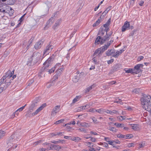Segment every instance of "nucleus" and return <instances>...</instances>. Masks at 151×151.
I'll list each match as a JSON object with an SVG mask.
<instances>
[{"label":"nucleus","instance_id":"52","mask_svg":"<svg viewBox=\"0 0 151 151\" xmlns=\"http://www.w3.org/2000/svg\"><path fill=\"white\" fill-rule=\"evenodd\" d=\"M34 81L33 80H31L28 82L27 83V86H30L33 82Z\"/></svg>","mask_w":151,"mask_h":151},{"label":"nucleus","instance_id":"35","mask_svg":"<svg viewBox=\"0 0 151 151\" xmlns=\"http://www.w3.org/2000/svg\"><path fill=\"white\" fill-rule=\"evenodd\" d=\"M64 141L63 140H58V141H51V142L53 143H54L55 144H57L58 143H60L61 142H62V143H63V142Z\"/></svg>","mask_w":151,"mask_h":151},{"label":"nucleus","instance_id":"28","mask_svg":"<svg viewBox=\"0 0 151 151\" xmlns=\"http://www.w3.org/2000/svg\"><path fill=\"white\" fill-rule=\"evenodd\" d=\"M6 134V132L2 130H0V139L4 137Z\"/></svg>","mask_w":151,"mask_h":151},{"label":"nucleus","instance_id":"36","mask_svg":"<svg viewBox=\"0 0 151 151\" xmlns=\"http://www.w3.org/2000/svg\"><path fill=\"white\" fill-rule=\"evenodd\" d=\"M105 30H104L103 29H101L99 31L98 35H100L101 36H103L105 33Z\"/></svg>","mask_w":151,"mask_h":151},{"label":"nucleus","instance_id":"31","mask_svg":"<svg viewBox=\"0 0 151 151\" xmlns=\"http://www.w3.org/2000/svg\"><path fill=\"white\" fill-rule=\"evenodd\" d=\"M15 3V0H7V4L10 5H13Z\"/></svg>","mask_w":151,"mask_h":151},{"label":"nucleus","instance_id":"56","mask_svg":"<svg viewBox=\"0 0 151 151\" xmlns=\"http://www.w3.org/2000/svg\"><path fill=\"white\" fill-rule=\"evenodd\" d=\"M49 20V21H50V22H51V24H52L53 23L54 21V19L53 17H52Z\"/></svg>","mask_w":151,"mask_h":151},{"label":"nucleus","instance_id":"54","mask_svg":"<svg viewBox=\"0 0 151 151\" xmlns=\"http://www.w3.org/2000/svg\"><path fill=\"white\" fill-rule=\"evenodd\" d=\"M78 130L80 132H82L84 133H86V132L84 128H80L78 129Z\"/></svg>","mask_w":151,"mask_h":151},{"label":"nucleus","instance_id":"46","mask_svg":"<svg viewBox=\"0 0 151 151\" xmlns=\"http://www.w3.org/2000/svg\"><path fill=\"white\" fill-rule=\"evenodd\" d=\"M99 20H97L96 22H95L93 24V27H96L98 25L99 23H100L99 22Z\"/></svg>","mask_w":151,"mask_h":151},{"label":"nucleus","instance_id":"8","mask_svg":"<svg viewBox=\"0 0 151 151\" xmlns=\"http://www.w3.org/2000/svg\"><path fill=\"white\" fill-rule=\"evenodd\" d=\"M109 30V28L107 27L104 30H105V32H106V35L101 40V44H103V43L106 40H108V35H107V32Z\"/></svg>","mask_w":151,"mask_h":151},{"label":"nucleus","instance_id":"23","mask_svg":"<svg viewBox=\"0 0 151 151\" xmlns=\"http://www.w3.org/2000/svg\"><path fill=\"white\" fill-rule=\"evenodd\" d=\"M100 51H101V48H99L95 50L93 55L94 56L96 54H98V55L100 56L101 54L102 53H100Z\"/></svg>","mask_w":151,"mask_h":151},{"label":"nucleus","instance_id":"45","mask_svg":"<svg viewBox=\"0 0 151 151\" xmlns=\"http://www.w3.org/2000/svg\"><path fill=\"white\" fill-rule=\"evenodd\" d=\"M64 120V119H61V120L57 121L54 123V124H58L60 123H62Z\"/></svg>","mask_w":151,"mask_h":151},{"label":"nucleus","instance_id":"2","mask_svg":"<svg viewBox=\"0 0 151 151\" xmlns=\"http://www.w3.org/2000/svg\"><path fill=\"white\" fill-rule=\"evenodd\" d=\"M18 141L17 137L16 134H14L11 135L9 137L7 142L9 146H11V144H13L16 143Z\"/></svg>","mask_w":151,"mask_h":151},{"label":"nucleus","instance_id":"30","mask_svg":"<svg viewBox=\"0 0 151 151\" xmlns=\"http://www.w3.org/2000/svg\"><path fill=\"white\" fill-rule=\"evenodd\" d=\"M81 96H76L73 100L72 103L74 104L76 102L78 101L80 98H81Z\"/></svg>","mask_w":151,"mask_h":151},{"label":"nucleus","instance_id":"29","mask_svg":"<svg viewBox=\"0 0 151 151\" xmlns=\"http://www.w3.org/2000/svg\"><path fill=\"white\" fill-rule=\"evenodd\" d=\"M1 89L2 90V91L6 89L7 88V86H6V83L5 82H4L3 83L1 84V85L0 86Z\"/></svg>","mask_w":151,"mask_h":151},{"label":"nucleus","instance_id":"47","mask_svg":"<svg viewBox=\"0 0 151 151\" xmlns=\"http://www.w3.org/2000/svg\"><path fill=\"white\" fill-rule=\"evenodd\" d=\"M42 142V141L41 140H40L38 141L35 142L33 143V145H34V146H35L39 144L40 143Z\"/></svg>","mask_w":151,"mask_h":151},{"label":"nucleus","instance_id":"33","mask_svg":"<svg viewBox=\"0 0 151 151\" xmlns=\"http://www.w3.org/2000/svg\"><path fill=\"white\" fill-rule=\"evenodd\" d=\"M63 68H61L60 69H58L56 71L55 73H56V74L58 75H60L61 72L63 71Z\"/></svg>","mask_w":151,"mask_h":151},{"label":"nucleus","instance_id":"44","mask_svg":"<svg viewBox=\"0 0 151 151\" xmlns=\"http://www.w3.org/2000/svg\"><path fill=\"white\" fill-rule=\"evenodd\" d=\"M100 48H101V51H100V53H102L105 50H107V49L106 48V47H105V46L104 45V46H102V47H101Z\"/></svg>","mask_w":151,"mask_h":151},{"label":"nucleus","instance_id":"1","mask_svg":"<svg viewBox=\"0 0 151 151\" xmlns=\"http://www.w3.org/2000/svg\"><path fill=\"white\" fill-rule=\"evenodd\" d=\"M140 100L142 107L148 111H151V96L148 95L144 94Z\"/></svg>","mask_w":151,"mask_h":151},{"label":"nucleus","instance_id":"3","mask_svg":"<svg viewBox=\"0 0 151 151\" xmlns=\"http://www.w3.org/2000/svg\"><path fill=\"white\" fill-rule=\"evenodd\" d=\"M54 59V55H53L45 61L43 64L44 66L42 67V68H43V70H45V68L51 65L53 63Z\"/></svg>","mask_w":151,"mask_h":151},{"label":"nucleus","instance_id":"16","mask_svg":"<svg viewBox=\"0 0 151 151\" xmlns=\"http://www.w3.org/2000/svg\"><path fill=\"white\" fill-rule=\"evenodd\" d=\"M132 129L134 131H138L139 129V125L137 124H131Z\"/></svg>","mask_w":151,"mask_h":151},{"label":"nucleus","instance_id":"21","mask_svg":"<svg viewBox=\"0 0 151 151\" xmlns=\"http://www.w3.org/2000/svg\"><path fill=\"white\" fill-rule=\"evenodd\" d=\"M124 70L126 73H132V74L135 73L136 74H137V72H135V71H134L133 69L132 68H129L127 70L124 69Z\"/></svg>","mask_w":151,"mask_h":151},{"label":"nucleus","instance_id":"22","mask_svg":"<svg viewBox=\"0 0 151 151\" xmlns=\"http://www.w3.org/2000/svg\"><path fill=\"white\" fill-rule=\"evenodd\" d=\"M80 76L79 75L75 76L73 78V81L74 82L76 83L78 82L80 78Z\"/></svg>","mask_w":151,"mask_h":151},{"label":"nucleus","instance_id":"19","mask_svg":"<svg viewBox=\"0 0 151 151\" xmlns=\"http://www.w3.org/2000/svg\"><path fill=\"white\" fill-rule=\"evenodd\" d=\"M102 38L103 37L101 38L100 36H98L95 41V44H96L98 45L100 43L102 45V44L101 43V41Z\"/></svg>","mask_w":151,"mask_h":151},{"label":"nucleus","instance_id":"4","mask_svg":"<svg viewBox=\"0 0 151 151\" xmlns=\"http://www.w3.org/2000/svg\"><path fill=\"white\" fill-rule=\"evenodd\" d=\"M41 54L39 52H34L31 57L32 61L34 63H36L39 60Z\"/></svg>","mask_w":151,"mask_h":151},{"label":"nucleus","instance_id":"40","mask_svg":"<svg viewBox=\"0 0 151 151\" xmlns=\"http://www.w3.org/2000/svg\"><path fill=\"white\" fill-rule=\"evenodd\" d=\"M50 23L51 22H50V21H49V20L47 22L45 27L44 28V29L45 30L46 29V27L48 28L50 26L52 25V24H51Z\"/></svg>","mask_w":151,"mask_h":151},{"label":"nucleus","instance_id":"61","mask_svg":"<svg viewBox=\"0 0 151 151\" xmlns=\"http://www.w3.org/2000/svg\"><path fill=\"white\" fill-rule=\"evenodd\" d=\"M143 58H144V57L143 56H140L138 58V59H137V60L138 61H140L142 60Z\"/></svg>","mask_w":151,"mask_h":151},{"label":"nucleus","instance_id":"43","mask_svg":"<svg viewBox=\"0 0 151 151\" xmlns=\"http://www.w3.org/2000/svg\"><path fill=\"white\" fill-rule=\"evenodd\" d=\"M108 129L109 130L114 132L116 131V130L115 128L111 127H109Z\"/></svg>","mask_w":151,"mask_h":151},{"label":"nucleus","instance_id":"7","mask_svg":"<svg viewBox=\"0 0 151 151\" xmlns=\"http://www.w3.org/2000/svg\"><path fill=\"white\" fill-rule=\"evenodd\" d=\"M143 65L142 64H138L134 67V69H133L134 71L137 72V74L139 73H141L142 72V70L140 69V68L142 67Z\"/></svg>","mask_w":151,"mask_h":151},{"label":"nucleus","instance_id":"64","mask_svg":"<svg viewBox=\"0 0 151 151\" xmlns=\"http://www.w3.org/2000/svg\"><path fill=\"white\" fill-rule=\"evenodd\" d=\"M114 142H115L117 144H120V142L118 139H116L115 140H113Z\"/></svg>","mask_w":151,"mask_h":151},{"label":"nucleus","instance_id":"9","mask_svg":"<svg viewBox=\"0 0 151 151\" xmlns=\"http://www.w3.org/2000/svg\"><path fill=\"white\" fill-rule=\"evenodd\" d=\"M129 27V22L127 21H126L124 25L122 26V32H124L127 29H128Z\"/></svg>","mask_w":151,"mask_h":151},{"label":"nucleus","instance_id":"55","mask_svg":"<svg viewBox=\"0 0 151 151\" xmlns=\"http://www.w3.org/2000/svg\"><path fill=\"white\" fill-rule=\"evenodd\" d=\"M144 145L145 144L143 143H142L141 144H140L139 145V146L138 147V149H140V148L143 147H144Z\"/></svg>","mask_w":151,"mask_h":151},{"label":"nucleus","instance_id":"12","mask_svg":"<svg viewBox=\"0 0 151 151\" xmlns=\"http://www.w3.org/2000/svg\"><path fill=\"white\" fill-rule=\"evenodd\" d=\"M120 66L121 65L118 64L114 65L112 67V68L111 69L110 73H112L116 71L120 68Z\"/></svg>","mask_w":151,"mask_h":151},{"label":"nucleus","instance_id":"32","mask_svg":"<svg viewBox=\"0 0 151 151\" xmlns=\"http://www.w3.org/2000/svg\"><path fill=\"white\" fill-rule=\"evenodd\" d=\"M117 137L118 138L125 139V138H126L127 136L125 135H122L121 134H117Z\"/></svg>","mask_w":151,"mask_h":151},{"label":"nucleus","instance_id":"15","mask_svg":"<svg viewBox=\"0 0 151 151\" xmlns=\"http://www.w3.org/2000/svg\"><path fill=\"white\" fill-rule=\"evenodd\" d=\"M50 147V150H59L61 148L60 146L59 145H54L51 144Z\"/></svg>","mask_w":151,"mask_h":151},{"label":"nucleus","instance_id":"53","mask_svg":"<svg viewBox=\"0 0 151 151\" xmlns=\"http://www.w3.org/2000/svg\"><path fill=\"white\" fill-rule=\"evenodd\" d=\"M34 39V37H32L31 38V39L29 40V41L28 42V44L29 45L33 41V40Z\"/></svg>","mask_w":151,"mask_h":151},{"label":"nucleus","instance_id":"37","mask_svg":"<svg viewBox=\"0 0 151 151\" xmlns=\"http://www.w3.org/2000/svg\"><path fill=\"white\" fill-rule=\"evenodd\" d=\"M14 70H13L12 72H11L10 70H8L7 71V73H8V74H9L10 73V74L9 75H8V76H6L7 78V77L8 76H9L10 77H12V75L14 73Z\"/></svg>","mask_w":151,"mask_h":151},{"label":"nucleus","instance_id":"27","mask_svg":"<svg viewBox=\"0 0 151 151\" xmlns=\"http://www.w3.org/2000/svg\"><path fill=\"white\" fill-rule=\"evenodd\" d=\"M95 86V84H93L91 86L88 87L86 88V92H89L90 90L93 88Z\"/></svg>","mask_w":151,"mask_h":151},{"label":"nucleus","instance_id":"48","mask_svg":"<svg viewBox=\"0 0 151 151\" xmlns=\"http://www.w3.org/2000/svg\"><path fill=\"white\" fill-rule=\"evenodd\" d=\"M105 16L104 15H101L100 17L99 18V19L98 20H99V22L100 23L101 21H102L103 19H104V17Z\"/></svg>","mask_w":151,"mask_h":151},{"label":"nucleus","instance_id":"34","mask_svg":"<svg viewBox=\"0 0 151 151\" xmlns=\"http://www.w3.org/2000/svg\"><path fill=\"white\" fill-rule=\"evenodd\" d=\"M121 54L119 51H117L115 54L113 55V57L115 58H117Z\"/></svg>","mask_w":151,"mask_h":151},{"label":"nucleus","instance_id":"59","mask_svg":"<svg viewBox=\"0 0 151 151\" xmlns=\"http://www.w3.org/2000/svg\"><path fill=\"white\" fill-rule=\"evenodd\" d=\"M57 113V112L54 111L52 109L51 112V115L53 116H55L56 114Z\"/></svg>","mask_w":151,"mask_h":151},{"label":"nucleus","instance_id":"41","mask_svg":"<svg viewBox=\"0 0 151 151\" xmlns=\"http://www.w3.org/2000/svg\"><path fill=\"white\" fill-rule=\"evenodd\" d=\"M50 23L51 22H50V21H49V20L47 22L45 27L44 28V29L45 30L46 29V27L48 28L50 26L52 25V24H51Z\"/></svg>","mask_w":151,"mask_h":151},{"label":"nucleus","instance_id":"49","mask_svg":"<svg viewBox=\"0 0 151 151\" xmlns=\"http://www.w3.org/2000/svg\"><path fill=\"white\" fill-rule=\"evenodd\" d=\"M127 136L125 139L131 138L133 137V135L132 134L125 135Z\"/></svg>","mask_w":151,"mask_h":151},{"label":"nucleus","instance_id":"14","mask_svg":"<svg viewBox=\"0 0 151 151\" xmlns=\"http://www.w3.org/2000/svg\"><path fill=\"white\" fill-rule=\"evenodd\" d=\"M115 50L114 49H111L110 50H109L107 51L106 52V55L108 56H110L111 55H112L115 54Z\"/></svg>","mask_w":151,"mask_h":151},{"label":"nucleus","instance_id":"20","mask_svg":"<svg viewBox=\"0 0 151 151\" xmlns=\"http://www.w3.org/2000/svg\"><path fill=\"white\" fill-rule=\"evenodd\" d=\"M60 65V63H59L56 64L51 69L47 70L48 71H47L50 74L53 73L56 67H57V66H59Z\"/></svg>","mask_w":151,"mask_h":151},{"label":"nucleus","instance_id":"10","mask_svg":"<svg viewBox=\"0 0 151 151\" xmlns=\"http://www.w3.org/2000/svg\"><path fill=\"white\" fill-rule=\"evenodd\" d=\"M37 105V103L36 101H34L32 102V103L29 108V111L30 112H32L34 109H35V107Z\"/></svg>","mask_w":151,"mask_h":151},{"label":"nucleus","instance_id":"26","mask_svg":"<svg viewBox=\"0 0 151 151\" xmlns=\"http://www.w3.org/2000/svg\"><path fill=\"white\" fill-rule=\"evenodd\" d=\"M111 6L108 7L105 11L102 13V15H104L105 16L107 13L110 10Z\"/></svg>","mask_w":151,"mask_h":151},{"label":"nucleus","instance_id":"51","mask_svg":"<svg viewBox=\"0 0 151 151\" xmlns=\"http://www.w3.org/2000/svg\"><path fill=\"white\" fill-rule=\"evenodd\" d=\"M89 105H86L84 106H82V110H85L89 108Z\"/></svg>","mask_w":151,"mask_h":151},{"label":"nucleus","instance_id":"18","mask_svg":"<svg viewBox=\"0 0 151 151\" xmlns=\"http://www.w3.org/2000/svg\"><path fill=\"white\" fill-rule=\"evenodd\" d=\"M62 19H58L56 22L55 24L53 26V28L54 29H55L56 27L59 26L60 25L61 22V21Z\"/></svg>","mask_w":151,"mask_h":151},{"label":"nucleus","instance_id":"50","mask_svg":"<svg viewBox=\"0 0 151 151\" xmlns=\"http://www.w3.org/2000/svg\"><path fill=\"white\" fill-rule=\"evenodd\" d=\"M26 104H25L24 106H22V107H20V108L18 109L16 111V112L17 111H21L23 110L24 109L25 107L26 106Z\"/></svg>","mask_w":151,"mask_h":151},{"label":"nucleus","instance_id":"6","mask_svg":"<svg viewBox=\"0 0 151 151\" xmlns=\"http://www.w3.org/2000/svg\"><path fill=\"white\" fill-rule=\"evenodd\" d=\"M53 46L51 45H48L47 46L44 50L43 55V58H44L46 55L48 54L53 49Z\"/></svg>","mask_w":151,"mask_h":151},{"label":"nucleus","instance_id":"38","mask_svg":"<svg viewBox=\"0 0 151 151\" xmlns=\"http://www.w3.org/2000/svg\"><path fill=\"white\" fill-rule=\"evenodd\" d=\"M60 106L59 105H57L55 106L53 109V110L54 111H56L57 113L59 111L58 109L60 108Z\"/></svg>","mask_w":151,"mask_h":151},{"label":"nucleus","instance_id":"13","mask_svg":"<svg viewBox=\"0 0 151 151\" xmlns=\"http://www.w3.org/2000/svg\"><path fill=\"white\" fill-rule=\"evenodd\" d=\"M43 43V42L41 40L40 41L36 42L35 45V48L36 50L40 49Z\"/></svg>","mask_w":151,"mask_h":151},{"label":"nucleus","instance_id":"17","mask_svg":"<svg viewBox=\"0 0 151 151\" xmlns=\"http://www.w3.org/2000/svg\"><path fill=\"white\" fill-rule=\"evenodd\" d=\"M105 112L111 115H113L114 114H119V112L116 111V110H113L112 111H111L109 110H107L105 111Z\"/></svg>","mask_w":151,"mask_h":151},{"label":"nucleus","instance_id":"63","mask_svg":"<svg viewBox=\"0 0 151 151\" xmlns=\"http://www.w3.org/2000/svg\"><path fill=\"white\" fill-rule=\"evenodd\" d=\"M114 59H111L110 60L108 61V64L114 62Z\"/></svg>","mask_w":151,"mask_h":151},{"label":"nucleus","instance_id":"39","mask_svg":"<svg viewBox=\"0 0 151 151\" xmlns=\"http://www.w3.org/2000/svg\"><path fill=\"white\" fill-rule=\"evenodd\" d=\"M114 124L118 127H124V125L123 124H120L117 123H116Z\"/></svg>","mask_w":151,"mask_h":151},{"label":"nucleus","instance_id":"57","mask_svg":"<svg viewBox=\"0 0 151 151\" xmlns=\"http://www.w3.org/2000/svg\"><path fill=\"white\" fill-rule=\"evenodd\" d=\"M110 45V43L108 42L106 44L104 45L105 47H106V48L107 49V48L109 47V46Z\"/></svg>","mask_w":151,"mask_h":151},{"label":"nucleus","instance_id":"58","mask_svg":"<svg viewBox=\"0 0 151 151\" xmlns=\"http://www.w3.org/2000/svg\"><path fill=\"white\" fill-rule=\"evenodd\" d=\"M110 45V43L108 42L106 44L104 45L105 47H106V48L107 49V48L109 47V46Z\"/></svg>","mask_w":151,"mask_h":151},{"label":"nucleus","instance_id":"5","mask_svg":"<svg viewBox=\"0 0 151 151\" xmlns=\"http://www.w3.org/2000/svg\"><path fill=\"white\" fill-rule=\"evenodd\" d=\"M9 8V6L6 4L2 3L0 4V12L5 14L8 13V9Z\"/></svg>","mask_w":151,"mask_h":151},{"label":"nucleus","instance_id":"11","mask_svg":"<svg viewBox=\"0 0 151 151\" xmlns=\"http://www.w3.org/2000/svg\"><path fill=\"white\" fill-rule=\"evenodd\" d=\"M46 106V104L44 103L41 106L37 109L35 112L32 114V115L34 116L36 115L40 111L42 110Z\"/></svg>","mask_w":151,"mask_h":151},{"label":"nucleus","instance_id":"24","mask_svg":"<svg viewBox=\"0 0 151 151\" xmlns=\"http://www.w3.org/2000/svg\"><path fill=\"white\" fill-rule=\"evenodd\" d=\"M80 125L81 127H88L90 126V125L89 124L86 123V122H83L81 123Z\"/></svg>","mask_w":151,"mask_h":151},{"label":"nucleus","instance_id":"60","mask_svg":"<svg viewBox=\"0 0 151 151\" xmlns=\"http://www.w3.org/2000/svg\"><path fill=\"white\" fill-rule=\"evenodd\" d=\"M75 142H78L81 140V138L79 137H76Z\"/></svg>","mask_w":151,"mask_h":151},{"label":"nucleus","instance_id":"62","mask_svg":"<svg viewBox=\"0 0 151 151\" xmlns=\"http://www.w3.org/2000/svg\"><path fill=\"white\" fill-rule=\"evenodd\" d=\"M116 83V81H112L109 82L108 83L110 84V85H112Z\"/></svg>","mask_w":151,"mask_h":151},{"label":"nucleus","instance_id":"42","mask_svg":"<svg viewBox=\"0 0 151 151\" xmlns=\"http://www.w3.org/2000/svg\"><path fill=\"white\" fill-rule=\"evenodd\" d=\"M95 111L98 112L100 114H101L102 112H105V111H104V110L102 109L96 110Z\"/></svg>","mask_w":151,"mask_h":151},{"label":"nucleus","instance_id":"25","mask_svg":"<svg viewBox=\"0 0 151 151\" xmlns=\"http://www.w3.org/2000/svg\"><path fill=\"white\" fill-rule=\"evenodd\" d=\"M111 20V18H109L106 23L104 25V27L106 28L108 27L109 26L110 24Z\"/></svg>","mask_w":151,"mask_h":151}]
</instances>
